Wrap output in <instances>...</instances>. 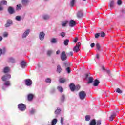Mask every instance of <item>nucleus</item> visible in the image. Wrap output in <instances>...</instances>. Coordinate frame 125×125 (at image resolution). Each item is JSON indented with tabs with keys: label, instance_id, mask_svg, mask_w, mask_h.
<instances>
[{
	"label": "nucleus",
	"instance_id": "f257e3e1",
	"mask_svg": "<svg viewBox=\"0 0 125 125\" xmlns=\"http://www.w3.org/2000/svg\"><path fill=\"white\" fill-rule=\"evenodd\" d=\"M69 87L71 90V91H75L76 90V91H78L80 88H81V86L77 85H75V84L74 83H71Z\"/></svg>",
	"mask_w": 125,
	"mask_h": 125
},
{
	"label": "nucleus",
	"instance_id": "f03ea898",
	"mask_svg": "<svg viewBox=\"0 0 125 125\" xmlns=\"http://www.w3.org/2000/svg\"><path fill=\"white\" fill-rule=\"evenodd\" d=\"M30 33H31V29H27L25 30L22 34V36H21L22 38L26 39V38H27V37L29 36V35L30 34Z\"/></svg>",
	"mask_w": 125,
	"mask_h": 125
},
{
	"label": "nucleus",
	"instance_id": "7ed1b4c3",
	"mask_svg": "<svg viewBox=\"0 0 125 125\" xmlns=\"http://www.w3.org/2000/svg\"><path fill=\"white\" fill-rule=\"evenodd\" d=\"M18 108L20 111L24 112V111L26 110L27 106H26V105L24 104L21 103L18 104Z\"/></svg>",
	"mask_w": 125,
	"mask_h": 125
},
{
	"label": "nucleus",
	"instance_id": "20e7f679",
	"mask_svg": "<svg viewBox=\"0 0 125 125\" xmlns=\"http://www.w3.org/2000/svg\"><path fill=\"white\" fill-rule=\"evenodd\" d=\"M86 96V93L84 92V91H81L79 92V98L81 100H84Z\"/></svg>",
	"mask_w": 125,
	"mask_h": 125
},
{
	"label": "nucleus",
	"instance_id": "39448f33",
	"mask_svg": "<svg viewBox=\"0 0 125 125\" xmlns=\"http://www.w3.org/2000/svg\"><path fill=\"white\" fill-rule=\"evenodd\" d=\"M11 85V84L10 83V81H5L4 84L3 85L2 88L4 90H5L6 89L7 87H8V86H10Z\"/></svg>",
	"mask_w": 125,
	"mask_h": 125
},
{
	"label": "nucleus",
	"instance_id": "423d86ee",
	"mask_svg": "<svg viewBox=\"0 0 125 125\" xmlns=\"http://www.w3.org/2000/svg\"><path fill=\"white\" fill-rule=\"evenodd\" d=\"M44 37H45V33L43 31H42L39 33V40L42 42L44 40Z\"/></svg>",
	"mask_w": 125,
	"mask_h": 125
},
{
	"label": "nucleus",
	"instance_id": "0eeeda50",
	"mask_svg": "<svg viewBox=\"0 0 125 125\" xmlns=\"http://www.w3.org/2000/svg\"><path fill=\"white\" fill-rule=\"evenodd\" d=\"M25 83L27 86H31L33 84V81L30 79H27L25 80Z\"/></svg>",
	"mask_w": 125,
	"mask_h": 125
},
{
	"label": "nucleus",
	"instance_id": "6e6552de",
	"mask_svg": "<svg viewBox=\"0 0 125 125\" xmlns=\"http://www.w3.org/2000/svg\"><path fill=\"white\" fill-rule=\"evenodd\" d=\"M11 78V75L9 74H7L2 77V81H5L9 80Z\"/></svg>",
	"mask_w": 125,
	"mask_h": 125
},
{
	"label": "nucleus",
	"instance_id": "1a4fd4ad",
	"mask_svg": "<svg viewBox=\"0 0 125 125\" xmlns=\"http://www.w3.org/2000/svg\"><path fill=\"white\" fill-rule=\"evenodd\" d=\"M61 60H62V61H65V60H67V56L66 55V52L65 51H63L61 53Z\"/></svg>",
	"mask_w": 125,
	"mask_h": 125
},
{
	"label": "nucleus",
	"instance_id": "9d476101",
	"mask_svg": "<svg viewBox=\"0 0 125 125\" xmlns=\"http://www.w3.org/2000/svg\"><path fill=\"white\" fill-rule=\"evenodd\" d=\"M80 46H81V43L79 42L73 48V51L75 52H78L80 50Z\"/></svg>",
	"mask_w": 125,
	"mask_h": 125
},
{
	"label": "nucleus",
	"instance_id": "9b49d317",
	"mask_svg": "<svg viewBox=\"0 0 125 125\" xmlns=\"http://www.w3.org/2000/svg\"><path fill=\"white\" fill-rule=\"evenodd\" d=\"M12 24H13L12 21H11V20H8L7 21L6 24H5V27L6 28L10 27V26H11V25H12Z\"/></svg>",
	"mask_w": 125,
	"mask_h": 125
},
{
	"label": "nucleus",
	"instance_id": "f8f14e48",
	"mask_svg": "<svg viewBox=\"0 0 125 125\" xmlns=\"http://www.w3.org/2000/svg\"><path fill=\"white\" fill-rule=\"evenodd\" d=\"M20 65L21 68H22V69H25V68H26V66H27L26 62L24 61H21L20 62Z\"/></svg>",
	"mask_w": 125,
	"mask_h": 125
},
{
	"label": "nucleus",
	"instance_id": "ddd939ff",
	"mask_svg": "<svg viewBox=\"0 0 125 125\" xmlns=\"http://www.w3.org/2000/svg\"><path fill=\"white\" fill-rule=\"evenodd\" d=\"M75 26H76V21H75L74 20H71L69 22V27L73 28V27H75Z\"/></svg>",
	"mask_w": 125,
	"mask_h": 125
},
{
	"label": "nucleus",
	"instance_id": "4468645a",
	"mask_svg": "<svg viewBox=\"0 0 125 125\" xmlns=\"http://www.w3.org/2000/svg\"><path fill=\"white\" fill-rule=\"evenodd\" d=\"M83 11L80 10L78 11L77 14V16L78 18H81V17H83Z\"/></svg>",
	"mask_w": 125,
	"mask_h": 125
},
{
	"label": "nucleus",
	"instance_id": "2eb2a0df",
	"mask_svg": "<svg viewBox=\"0 0 125 125\" xmlns=\"http://www.w3.org/2000/svg\"><path fill=\"white\" fill-rule=\"evenodd\" d=\"M8 62L9 63H15L16 61L15 60V59H14V58L11 57L8 59Z\"/></svg>",
	"mask_w": 125,
	"mask_h": 125
},
{
	"label": "nucleus",
	"instance_id": "dca6fc26",
	"mask_svg": "<svg viewBox=\"0 0 125 125\" xmlns=\"http://www.w3.org/2000/svg\"><path fill=\"white\" fill-rule=\"evenodd\" d=\"M114 5H115V1H114V0L110 1L109 3L110 9H113L114 8Z\"/></svg>",
	"mask_w": 125,
	"mask_h": 125
},
{
	"label": "nucleus",
	"instance_id": "f3484780",
	"mask_svg": "<svg viewBox=\"0 0 125 125\" xmlns=\"http://www.w3.org/2000/svg\"><path fill=\"white\" fill-rule=\"evenodd\" d=\"M8 11L9 14H13L14 13V9L12 7H9Z\"/></svg>",
	"mask_w": 125,
	"mask_h": 125
},
{
	"label": "nucleus",
	"instance_id": "a211bd4d",
	"mask_svg": "<svg viewBox=\"0 0 125 125\" xmlns=\"http://www.w3.org/2000/svg\"><path fill=\"white\" fill-rule=\"evenodd\" d=\"M9 72H10V67L8 66L5 67L3 69V72L6 74V73H9Z\"/></svg>",
	"mask_w": 125,
	"mask_h": 125
},
{
	"label": "nucleus",
	"instance_id": "6ab92c4d",
	"mask_svg": "<svg viewBox=\"0 0 125 125\" xmlns=\"http://www.w3.org/2000/svg\"><path fill=\"white\" fill-rule=\"evenodd\" d=\"M29 2H30V1H29V0H21V3H22V5H24L25 6H26V5H27V4H28V3H29Z\"/></svg>",
	"mask_w": 125,
	"mask_h": 125
},
{
	"label": "nucleus",
	"instance_id": "aec40b11",
	"mask_svg": "<svg viewBox=\"0 0 125 125\" xmlns=\"http://www.w3.org/2000/svg\"><path fill=\"white\" fill-rule=\"evenodd\" d=\"M42 17L44 20H48V19L50 18V17L49 16V15L47 14L43 15Z\"/></svg>",
	"mask_w": 125,
	"mask_h": 125
},
{
	"label": "nucleus",
	"instance_id": "412c9836",
	"mask_svg": "<svg viewBox=\"0 0 125 125\" xmlns=\"http://www.w3.org/2000/svg\"><path fill=\"white\" fill-rule=\"evenodd\" d=\"M116 116H117V114H116V113H114L113 114L111 115L109 117V121H110L111 122L114 121V119L116 118Z\"/></svg>",
	"mask_w": 125,
	"mask_h": 125
},
{
	"label": "nucleus",
	"instance_id": "4be33fe9",
	"mask_svg": "<svg viewBox=\"0 0 125 125\" xmlns=\"http://www.w3.org/2000/svg\"><path fill=\"white\" fill-rule=\"evenodd\" d=\"M76 0H70V5L71 7H74L76 4Z\"/></svg>",
	"mask_w": 125,
	"mask_h": 125
},
{
	"label": "nucleus",
	"instance_id": "5701e85b",
	"mask_svg": "<svg viewBox=\"0 0 125 125\" xmlns=\"http://www.w3.org/2000/svg\"><path fill=\"white\" fill-rule=\"evenodd\" d=\"M27 98L29 101L33 100V98H34V95H33V94H28Z\"/></svg>",
	"mask_w": 125,
	"mask_h": 125
},
{
	"label": "nucleus",
	"instance_id": "b1692460",
	"mask_svg": "<svg viewBox=\"0 0 125 125\" xmlns=\"http://www.w3.org/2000/svg\"><path fill=\"white\" fill-rule=\"evenodd\" d=\"M5 48H3L2 49L0 48V57L2 55V54H4L5 53Z\"/></svg>",
	"mask_w": 125,
	"mask_h": 125
},
{
	"label": "nucleus",
	"instance_id": "393cba45",
	"mask_svg": "<svg viewBox=\"0 0 125 125\" xmlns=\"http://www.w3.org/2000/svg\"><path fill=\"white\" fill-rule=\"evenodd\" d=\"M62 71V68H61V66H60V65H57V72H58L59 74H60Z\"/></svg>",
	"mask_w": 125,
	"mask_h": 125
},
{
	"label": "nucleus",
	"instance_id": "a878e982",
	"mask_svg": "<svg viewBox=\"0 0 125 125\" xmlns=\"http://www.w3.org/2000/svg\"><path fill=\"white\" fill-rule=\"evenodd\" d=\"M65 99H66V97H65V95H62L60 98L61 102L62 103H63V102L65 101Z\"/></svg>",
	"mask_w": 125,
	"mask_h": 125
},
{
	"label": "nucleus",
	"instance_id": "bb28decb",
	"mask_svg": "<svg viewBox=\"0 0 125 125\" xmlns=\"http://www.w3.org/2000/svg\"><path fill=\"white\" fill-rule=\"evenodd\" d=\"M50 42L51 43H57V39L55 38H52Z\"/></svg>",
	"mask_w": 125,
	"mask_h": 125
},
{
	"label": "nucleus",
	"instance_id": "cd10ccee",
	"mask_svg": "<svg viewBox=\"0 0 125 125\" xmlns=\"http://www.w3.org/2000/svg\"><path fill=\"white\" fill-rule=\"evenodd\" d=\"M99 83H100L99 81L97 79H96L94 82V83H93L94 86H97V85L99 84Z\"/></svg>",
	"mask_w": 125,
	"mask_h": 125
},
{
	"label": "nucleus",
	"instance_id": "c85d7f7f",
	"mask_svg": "<svg viewBox=\"0 0 125 125\" xmlns=\"http://www.w3.org/2000/svg\"><path fill=\"white\" fill-rule=\"evenodd\" d=\"M67 24H68V21H65L61 23V26H62V27H66V26H67Z\"/></svg>",
	"mask_w": 125,
	"mask_h": 125
},
{
	"label": "nucleus",
	"instance_id": "c756f323",
	"mask_svg": "<svg viewBox=\"0 0 125 125\" xmlns=\"http://www.w3.org/2000/svg\"><path fill=\"white\" fill-rule=\"evenodd\" d=\"M29 113H30V115H34V114H35V113H36V109H35L34 108H31L29 110Z\"/></svg>",
	"mask_w": 125,
	"mask_h": 125
},
{
	"label": "nucleus",
	"instance_id": "7c9ffc66",
	"mask_svg": "<svg viewBox=\"0 0 125 125\" xmlns=\"http://www.w3.org/2000/svg\"><path fill=\"white\" fill-rule=\"evenodd\" d=\"M21 8H22V5L18 4V5H17L16 10L17 11H19V10H21Z\"/></svg>",
	"mask_w": 125,
	"mask_h": 125
},
{
	"label": "nucleus",
	"instance_id": "2f4dec72",
	"mask_svg": "<svg viewBox=\"0 0 125 125\" xmlns=\"http://www.w3.org/2000/svg\"><path fill=\"white\" fill-rule=\"evenodd\" d=\"M93 82V78L89 77L88 83H91Z\"/></svg>",
	"mask_w": 125,
	"mask_h": 125
},
{
	"label": "nucleus",
	"instance_id": "473e14b6",
	"mask_svg": "<svg viewBox=\"0 0 125 125\" xmlns=\"http://www.w3.org/2000/svg\"><path fill=\"white\" fill-rule=\"evenodd\" d=\"M69 41H70V40H69V39L65 40L64 41V45L67 46V45H68V44H69Z\"/></svg>",
	"mask_w": 125,
	"mask_h": 125
},
{
	"label": "nucleus",
	"instance_id": "72a5a7b5",
	"mask_svg": "<svg viewBox=\"0 0 125 125\" xmlns=\"http://www.w3.org/2000/svg\"><path fill=\"white\" fill-rule=\"evenodd\" d=\"M52 52H53L52 50H48L47 51V56H50V55H51V54H52Z\"/></svg>",
	"mask_w": 125,
	"mask_h": 125
},
{
	"label": "nucleus",
	"instance_id": "f704fd0d",
	"mask_svg": "<svg viewBox=\"0 0 125 125\" xmlns=\"http://www.w3.org/2000/svg\"><path fill=\"white\" fill-rule=\"evenodd\" d=\"M85 120L86 122H89V121H90V116L86 115L85 117Z\"/></svg>",
	"mask_w": 125,
	"mask_h": 125
},
{
	"label": "nucleus",
	"instance_id": "c9c22d12",
	"mask_svg": "<svg viewBox=\"0 0 125 125\" xmlns=\"http://www.w3.org/2000/svg\"><path fill=\"white\" fill-rule=\"evenodd\" d=\"M96 125V121H95V119L92 120L90 123V125Z\"/></svg>",
	"mask_w": 125,
	"mask_h": 125
},
{
	"label": "nucleus",
	"instance_id": "e433bc0d",
	"mask_svg": "<svg viewBox=\"0 0 125 125\" xmlns=\"http://www.w3.org/2000/svg\"><path fill=\"white\" fill-rule=\"evenodd\" d=\"M57 123V119H54L51 122V124L52 125H55Z\"/></svg>",
	"mask_w": 125,
	"mask_h": 125
},
{
	"label": "nucleus",
	"instance_id": "4c0bfd02",
	"mask_svg": "<svg viewBox=\"0 0 125 125\" xmlns=\"http://www.w3.org/2000/svg\"><path fill=\"white\" fill-rule=\"evenodd\" d=\"M57 89L59 90V91H60V92H63V89L62 87L58 86L57 87Z\"/></svg>",
	"mask_w": 125,
	"mask_h": 125
},
{
	"label": "nucleus",
	"instance_id": "58836bf2",
	"mask_svg": "<svg viewBox=\"0 0 125 125\" xmlns=\"http://www.w3.org/2000/svg\"><path fill=\"white\" fill-rule=\"evenodd\" d=\"M59 82H60V83H65V82H66V79H65L64 78H60L59 79Z\"/></svg>",
	"mask_w": 125,
	"mask_h": 125
},
{
	"label": "nucleus",
	"instance_id": "ea45409f",
	"mask_svg": "<svg viewBox=\"0 0 125 125\" xmlns=\"http://www.w3.org/2000/svg\"><path fill=\"white\" fill-rule=\"evenodd\" d=\"M60 36H61L62 38H64L65 36H66V32H62L60 33Z\"/></svg>",
	"mask_w": 125,
	"mask_h": 125
},
{
	"label": "nucleus",
	"instance_id": "a19ab883",
	"mask_svg": "<svg viewBox=\"0 0 125 125\" xmlns=\"http://www.w3.org/2000/svg\"><path fill=\"white\" fill-rule=\"evenodd\" d=\"M45 82L47 83H51V79H50V78H46L45 80Z\"/></svg>",
	"mask_w": 125,
	"mask_h": 125
},
{
	"label": "nucleus",
	"instance_id": "79ce46f5",
	"mask_svg": "<svg viewBox=\"0 0 125 125\" xmlns=\"http://www.w3.org/2000/svg\"><path fill=\"white\" fill-rule=\"evenodd\" d=\"M0 4L2 5H7V1L5 0H3L0 2Z\"/></svg>",
	"mask_w": 125,
	"mask_h": 125
},
{
	"label": "nucleus",
	"instance_id": "37998d69",
	"mask_svg": "<svg viewBox=\"0 0 125 125\" xmlns=\"http://www.w3.org/2000/svg\"><path fill=\"white\" fill-rule=\"evenodd\" d=\"M61 110L59 108H57V110L55 111V114L56 115H58L59 114V113H60Z\"/></svg>",
	"mask_w": 125,
	"mask_h": 125
},
{
	"label": "nucleus",
	"instance_id": "c03bdc74",
	"mask_svg": "<svg viewBox=\"0 0 125 125\" xmlns=\"http://www.w3.org/2000/svg\"><path fill=\"white\" fill-rule=\"evenodd\" d=\"M15 19L17 21H21V17H20V16H17Z\"/></svg>",
	"mask_w": 125,
	"mask_h": 125
},
{
	"label": "nucleus",
	"instance_id": "a18cd8bd",
	"mask_svg": "<svg viewBox=\"0 0 125 125\" xmlns=\"http://www.w3.org/2000/svg\"><path fill=\"white\" fill-rule=\"evenodd\" d=\"M116 91L117 92V93H120V94H122L123 93V91H122L121 90H120V88H117L116 89Z\"/></svg>",
	"mask_w": 125,
	"mask_h": 125
},
{
	"label": "nucleus",
	"instance_id": "49530a36",
	"mask_svg": "<svg viewBox=\"0 0 125 125\" xmlns=\"http://www.w3.org/2000/svg\"><path fill=\"white\" fill-rule=\"evenodd\" d=\"M3 37L4 38H7V37H8V33H7V32H4L3 33Z\"/></svg>",
	"mask_w": 125,
	"mask_h": 125
},
{
	"label": "nucleus",
	"instance_id": "de8ad7c7",
	"mask_svg": "<svg viewBox=\"0 0 125 125\" xmlns=\"http://www.w3.org/2000/svg\"><path fill=\"white\" fill-rule=\"evenodd\" d=\"M61 125H64V118L61 117L60 121Z\"/></svg>",
	"mask_w": 125,
	"mask_h": 125
},
{
	"label": "nucleus",
	"instance_id": "09e8293b",
	"mask_svg": "<svg viewBox=\"0 0 125 125\" xmlns=\"http://www.w3.org/2000/svg\"><path fill=\"white\" fill-rule=\"evenodd\" d=\"M100 36L102 38H104V37H105V33H104V32H101L100 33Z\"/></svg>",
	"mask_w": 125,
	"mask_h": 125
},
{
	"label": "nucleus",
	"instance_id": "8fccbe9b",
	"mask_svg": "<svg viewBox=\"0 0 125 125\" xmlns=\"http://www.w3.org/2000/svg\"><path fill=\"white\" fill-rule=\"evenodd\" d=\"M96 46L97 49L98 50H100V45L98 43H97L96 44Z\"/></svg>",
	"mask_w": 125,
	"mask_h": 125
},
{
	"label": "nucleus",
	"instance_id": "3c124183",
	"mask_svg": "<svg viewBox=\"0 0 125 125\" xmlns=\"http://www.w3.org/2000/svg\"><path fill=\"white\" fill-rule=\"evenodd\" d=\"M96 124L97 125H101V120H100L97 121Z\"/></svg>",
	"mask_w": 125,
	"mask_h": 125
},
{
	"label": "nucleus",
	"instance_id": "603ef678",
	"mask_svg": "<svg viewBox=\"0 0 125 125\" xmlns=\"http://www.w3.org/2000/svg\"><path fill=\"white\" fill-rule=\"evenodd\" d=\"M66 70L67 71L68 74H70V73H71V69H70V67H68L66 68Z\"/></svg>",
	"mask_w": 125,
	"mask_h": 125
},
{
	"label": "nucleus",
	"instance_id": "864d4df0",
	"mask_svg": "<svg viewBox=\"0 0 125 125\" xmlns=\"http://www.w3.org/2000/svg\"><path fill=\"white\" fill-rule=\"evenodd\" d=\"M99 36H100V33H96L95 34V38L96 39H97L98 38H99Z\"/></svg>",
	"mask_w": 125,
	"mask_h": 125
},
{
	"label": "nucleus",
	"instance_id": "5fc2aeb1",
	"mask_svg": "<svg viewBox=\"0 0 125 125\" xmlns=\"http://www.w3.org/2000/svg\"><path fill=\"white\" fill-rule=\"evenodd\" d=\"M117 4H118V5H121L122 4V0H118L117 1Z\"/></svg>",
	"mask_w": 125,
	"mask_h": 125
},
{
	"label": "nucleus",
	"instance_id": "6e6d98bb",
	"mask_svg": "<svg viewBox=\"0 0 125 125\" xmlns=\"http://www.w3.org/2000/svg\"><path fill=\"white\" fill-rule=\"evenodd\" d=\"M64 66H65V67H69V63H64Z\"/></svg>",
	"mask_w": 125,
	"mask_h": 125
},
{
	"label": "nucleus",
	"instance_id": "4d7b16f0",
	"mask_svg": "<svg viewBox=\"0 0 125 125\" xmlns=\"http://www.w3.org/2000/svg\"><path fill=\"white\" fill-rule=\"evenodd\" d=\"M95 44L94 43H91L90 45L91 47H94Z\"/></svg>",
	"mask_w": 125,
	"mask_h": 125
},
{
	"label": "nucleus",
	"instance_id": "13d9d810",
	"mask_svg": "<svg viewBox=\"0 0 125 125\" xmlns=\"http://www.w3.org/2000/svg\"><path fill=\"white\" fill-rule=\"evenodd\" d=\"M78 42V38H76L74 40V42Z\"/></svg>",
	"mask_w": 125,
	"mask_h": 125
},
{
	"label": "nucleus",
	"instance_id": "bf43d9fd",
	"mask_svg": "<svg viewBox=\"0 0 125 125\" xmlns=\"http://www.w3.org/2000/svg\"><path fill=\"white\" fill-rule=\"evenodd\" d=\"M87 78H88V74H86L85 75V80H87Z\"/></svg>",
	"mask_w": 125,
	"mask_h": 125
},
{
	"label": "nucleus",
	"instance_id": "052dcab7",
	"mask_svg": "<svg viewBox=\"0 0 125 125\" xmlns=\"http://www.w3.org/2000/svg\"><path fill=\"white\" fill-rule=\"evenodd\" d=\"M69 55H70L71 56H73V55H74V54L73 53V52H69Z\"/></svg>",
	"mask_w": 125,
	"mask_h": 125
},
{
	"label": "nucleus",
	"instance_id": "680f3d73",
	"mask_svg": "<svg viewBox=\"0 0 125 125\" xmlns=\"http://www.w3.org/2000/svg\"><path fill=\"white\" fill-rule=\"evenodd\" d=\"M59 53H60V50H58V51L56 52V54H57V55L59 54Z\"/></svg>",
	"mask_w": 125,
	"mask_h": 125
},
{
	"label": "nucleus",
	"instance_id": "e2e57ef3",
	"mask_svg": "<svg viewBox=\"0 0 125 125\" xmlns=\"http://www.w3.org/2000/svg\"><path fill=\"white\" fill-rule=\"evenodd\" d=\"M96 57L97 59H99V55L97 54Z\"/></svg>",
	"mask_w": 125,
	"mask_h": 125
},
{
	"label": "nucleus",
	"instance_id": "0e129e2a",
	"mask_svg": "<svg viewBox=\"0 0 125 125\" xmlns=\"http://www.w3.org/2000/svg\"><path fill=\"white\" fill-rule=\"evenodd\" d=\"M3 38H2V36H0V42H1V41H2L3 40Z\"/></svg>",
	"mask_w": 125,
	"mask_h": 125
},
{
	"label": "nucleus",
	"instance_id": "69168bd1",
	"mask_svg": "<svg viewBox=\"0 0 125 125\" xmlns=\"http://www.w3.org/2000/svg\"><path fill=\"white\" fill-rule=\"evenodd\" d=\"M106 72L108 74H110V70H107Z\"/></svg>",
	"mask_w": 125,
	"mask_h": 125
},
{
	"label": "nucleus",
	"instance_id": "338daca9",
	"mask_svg": "<svg viewBox=\"0 0 125 125\" xmlns=\"http://www.w3.org/2000/svg\"><path fill=\"white\" fill-rule=\"evenodd\" d=\"M102 69H103V70H105V68L104 67H102Z\"/></svg>",
	"mask_w": 125,
	"mask_h": 125
},
{
	"label": "nucleus",
	"instance_id": "774afa93",
	"mask_svg": "<svg viewBox=\"0 0 125 125\" xmlns=\"http://www.w3.org/2000/svg\"><path fill=\"white\" fill-rule=\"evenodd\" d=\"M49 0H45V1H48Z\"/></svg>",
	"mask_w": 125,
	"mask_h": 125
}]
</instances>
